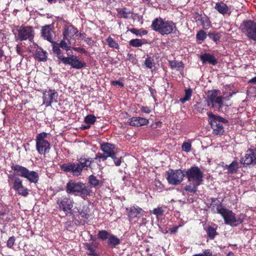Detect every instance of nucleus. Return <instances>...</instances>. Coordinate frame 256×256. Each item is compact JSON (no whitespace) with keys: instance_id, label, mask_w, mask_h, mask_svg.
<instances>
[{"instance_id":"a19ab883","label":"nucleus","mask_w":256,"mask_h":256,"mask_svg":"<svg viewBox=\"0 0 256 256\" xmlns=\"http://www.w3.org/2000/svg\"><path fill=\"white\" fill-rule=\"evenodd\" d=\"M192 93V90L190 88L185 90L184 96L182 98H180V101L182 103L184 104L186 101L189 100L190 99Z\"/></svg>"},{"instance_id":"4d7b16f0","label":"nucleus","mask_w":256,"mask_h":256,"mask_svg":"<svg viewBox=\"0 0 256 256\" xmlns=\"http://www.w3.org/2000/svg\"><path fill=\"white\" fill-rule=\"evenodd\" d=\"M73 49L78 52H79L82 54H86L87 52L86 50L82 48H74Z\"/></svg>"},{"instance_id":"423d86ee","label":"nucleus","mask_w":256,"mask_h":256,"mask_svg":"<svg viewBox=\"0 0 256 256\" xmlns=\"http://www.w3.org/2000/svg\"><path fill=\"white\" fill-rule=\"evenodd\" d=\"M220 214L223 218L226 224L236 226L242 224L246 216L244 214H240L236 217L232 210L226 208L222 212H220Z\"/></svg>"},{"instance_id":"39448f33","label":"nucleus","mask_w":256,"mask_h":256,"mask_svg":"<svg viewBox=\"0 0 256 256\" xmlns=\"http://www.w3.org/2000/svg\"><path fill=\"white\" fill-rule=\"evenodd\" d=\"M11 168L18 176L26 178L30 183L36 184L39 180L38 173L34 170H30L26 168L19 164L12 165Z\"/></svg>"},{"instance_id":"bb28decb","label":"nucleus","mask_w":256,"mask_h":256,"mask_svg":"<svg viewBox=\"0 0 256 256\" xmlns=\"http://www.w3.org/2000/svg\"><path fill=\"white\" fill-rule=\"evenodd\" d=\"M214 8L219 13L223 15L228 14L229 10L228 6L223 2L216 3Z\"/></svg>"},{"instance_id":"49530a36","label":"nucleus","mask_w":256,"mask_h":256,"mask_svg":"<svg viewBox=\"0 0 256 256\" xmlns=\"http://www.w3.org/2000/svg\"><path fill=\"white\" fill-rule=\"evenodd\" d=\"M108 156L104 152V154L98 152L96 154L95 158L93 159L94 160L98 159L99 162H100V159H102L103 161H104L108 158Z\"/></svg>"},{"instance_id":"f257e3e1","label":"nucleus","mask_w":256,"mask_h":256,"mask_svg":"<svg viewBox=\"0 0 256 256\" xmlns=\"http://www.w3.org/2000/svg\"><path fill=\"white\" fill-rule=\"evenodd\" d=\"M52 44V51L58 58V64L62 63L65 65H70L72 68L80 70L86 66V64L80 60L76 55H68L66 57L62 54L60 47L58 43L54 42Z\"/></svg>"},{"instance_id":"774afa93","label":"nucleus","mask_w":256,"mask_h":256,"mask_svg":"<svg viewBox=\"0 0 256 256\" xmlns=\"http://www.w3.org/2000/svg\"><path fill=\"white\" fill-rule=\"evenodd\" d=\"M6 214V212L5 210H0V216H4Z\"/></svg>"},{"instance_id":"7c9ffc66","label":"nucleus","mask_w":256,"mask_h":256,"mask_svg":"<svg viewBox=\"0 0 256 256\" xmlns=\"http://www.w3.org/2000/svg\"><path fill=\"white\" fill-rule=\"evenodd\" d=\"M200 184H197L196 182L190 183L184 188V190L190 193L195 194L198 191V186Z\"/></svg>"},{"instance_id":"9d476101","label":"nucleus","mask_w":256,"mask_h":256,"mask_svg":"<svg viewBox=\"0 0 256 256\" xmlns=\"http://www.w3.org/2000/svg\"><path fill=\"white\" fill-rule=\"evenodd\" d=\"M48 134L42 132L37 134L36 136V149L40 154H46L49 152L50 145V142L45 138Z\"/></svg>"},{"instance_id":"338daca9","label":"nucleus","mask_w":256,"mask_h":256,"mask_svg":"<svg viewBox=\"0 0 256 256\" xmlns=\"http://www.w3.org/2000/svg\"><path fill=\"white\" fill-rule=\"evenodd\" d=\"M4 51L0 48V58L4 56Z\"/></svg>"},{"instance_id":"e2e57ef3","label":"nucleus","mask_w":256,"mask_h":256,"mask_svg":"<svg viewBox=\"0 0 256 256\" xmlns=\"http://www.w3.org/2000/svg\"><path fill=\"white\" fill-rule=\"evenodd\" d=\"M142 112H150V110L148 107H142Z\"/></svg>"},{"instance_id":"37998d69","label":"nucleus","mask_w":256,"mask_h":256,"mask_svg":"<svg viewBox=\"0 0 256 256\" xmlns=\"http://www.w3.org/2000/svg\"><path fill=\"white\" fill-rule=\"evenodd\" d=\"M208 36L216 42H217L220 40L222 36L220 34L216 32H209Z\"/></svg>"},{"instance_id":"6e6d98bb","label":"nucleus","mask_w":256,"mask_h":256,"mask_svg":"<svg viewBox=\"0 0 256 256\" xmlns=\"http://www.w3.org/2000/svg\"><path fill=\"white\" fill-rule=\"evenodd\" d=\"M149 90H150L151 96L154 98V99L156 100V90L154 88H152L151 87L149 88Z\"/></svg>"},{"instance_id":"052dcab7","label":"nucleus","mask_w":256,"mask_h":256,"mask_svg":"<svg viewBox=\"0 0 256 256\" xmlns=\"http://www.w3.org/2000/svg\"><path fill=\"white\" fill-rule=\"evenodd\" d=\"M230 105H231L230 102H229L228 99L226 98V100H224L223 106H230Z\"/></svg>"},{"instance_id":"f704fd0d","label":"nucleus","mask_w":256,"mask_h":256,"mask_svg":"<svg viewBox=\"0 0 256 256\" xmlns=\"http://www.w3.org/2000/svg\"><path fill=\"white\" fill-rule=\"evenodd\" d=\"M86 248L88 250V254L90 256H98V254L96 252V246L92 244H86L85 245Z\"/></svg>"},{"instance_id":"bf43d9fd","label":"nucleus","mask_w":256,"mask_h":256,"mask_svg":"<svg viewBox=\"0 0 256 256\" xmlns=\"http://www.w3.org/2000/svg\"><path fill=\"white\" fill-rule=\"evenodd\" d=\"M178 226H174L170 229V231L171 233H176L177 232Z\"/></svg>"},{"instance_id":"c756f323","label":"nucleus","mask_w":256,"mask_h":256,"mask_svg":"<svg viewBox=\"0 0 256 256\" xmlns=\"http://www.w3.org/2000/svg\"><path fill=\"white\" fill-rule=\"evenodd\" d=\"M78 214L82 220H84V222L90 217V209L87 206H83L82 209L78 210Z\"/></svg>"},{"instance_id":"69168bd1","label":"nucleus","mask_w":256,"mask_h":256,"mask_svg":"<svg viewBox=\"0 0 256 256\" xmlns=\"http://www.w3.org/2000/svg\"><path fill=\"white\" fill-rule=\"evenodd\" d=\"M16 52L18 54L20 55H22V50H21L20 48L18 46H16Z\"/></svg>"},{"instance_id":"7ed1b4c3","label":"nucleus","mask_w":256,"mask_h":256,"mask_svg":"<svg viewBox=\"0 0 256 256\" xmlns=\"http://www.w3.org/2000/svg\"><path fill=\"white\" fill-rule=\"evenodd\" d=\"M150 26L152 30L162 36L176 33V31L178 32L176 23L171 20L163 19L160 16L155 18L152 21Z\"/></svg>"},{"instance_id":"680f3d73","label":"nucleus","mask_w":256,"mask_h":256,"mask_svg":"<svg viewBox=\"0 0 256 256\" xmlns=\"http://www.w3.org/2000/svg\"><path fill=\"white\" fill-rule=\"evenodd\" d=\"M248 83L255 84H256V76L250 79L248 81Z\"/></svg>"},{"instance_id":"13d9d810","label":"nucleus","mask_w":256,"mask_h":256,"mask_svg":"<svg viewBox=\"0 0 256 256\" xmlns=\"http://www.w3.org/2000/svg\"><path fill=\"white\" fill-rule=\"evenodd\" d=\"M84 41L89 46H92L94 43V42L92 40L91 38H86V39H84Z\"/></svg>"},{"instance_id":"c85d7f7f","label":"nucleus","mask_w":256,"mask_h":256,"mask_svg":"<svg viewBox=\"0 0 256 256\" xmlns=\"http://www.w3.org/2000/svg\"><path fill=\"white\" fill-rule=\"evenodd\" d=\"M198 20L200 22V24L204 29L208 30L211 26L210 21L208 16H202L200 15Z\"/></svg>"},{"instance_id":"6ab92c4d","label":"nucleus","mask_w":256,"mask_h":256,"mask_svg":"<svg viewBox=\"0 0 256 256\" xmlns=\"http://www.w3.org/2000/svg\"><path fill=\"white\" fill-rule=\"evenodd\" d=\"M211 211L213 213L220 214V212H222L226 207L222 204V200H220L218 198H211L210 199Z\"/></svg>"},{"instance_id":"09e8293b","label":"nucleus","mask_w":256,"mask_h":256,"mask_svg":"<svg viewBox=\"0 0 256 256\" xmlns=\"http://www.w3.org/2000/svg\"><path fill=\"white\" fill-rule=\"evenodd\" d=\"M66 40H62L60 41V43H58V46L60 47V48L68 52V50H70L71 47L68 46L67 43L66 42Z\"/></svg>"},{"instance_id":"0eeeda50","label":"nucleus","mask_w":256,"mask_h":256,"mask_svg":"<svg viewBox=\"0 0 256 256\" xmlns=\"http://www.w3.org/2000/svg\"><path fill=\"white\" fill-rule=\"evenodd\" d=\"M8 182L12 184V188L14 189L19 195L24 197L29 194V190L22 184V180L14 173L8 175Z\"/></svg>"},{"instance_id":"79ce46f5","label":"nucleus","mask_w":256,"mask_h":256,"mask_svg":"<svg viewBox=\"0 0 256 256\" xmlns=\"http://www.w3.org/2000/svg\"><path fill=\"white\" fill-rule=\"evenodd\" d=\"M110 234L106 230H100L98 234V237L102 241L108 239Z\"/></svg>"},{"instance_id":"58836bf2","label":"nucleus","mask_w":256,"mask_h":256,"mask_svg":"<svg viewBox=\"0 0 256 256\" xmlns=\"http://www.w3.org/2000/svg\"><path fill=\"white\" fill-rule=\"evenodd\" d=\"M146 42L145 40L140 39H132L129 42V44L131 46L138 48L144 44H146Z\"/></svg>"},{"instance_id":"f8f14e48","label":"nucleus","mask_w":256,"mask_h":256,"mask_svg":"<svg viewBox=\"0 0 256 256\" xmlns=\"http://www.w3.org/2000/svg\"><path fill=\"white\" fill-rule=\"evenodd\" d=\"M240 28L249 40L256 42V22L252 20H244Z\"/></svg>"},{"instance_id":"a18cd8bd","label":"nucleus","mask_w":256,"mask_h":256,"mask_svg":"<svg viewBox=\"0 0 256 256\" xmlns=\"http://www.w3.org/2000/svg\"><path fill=\"white\" fill-rule=\"evenodd\" d=\"M206 36V33L204 30H200L196 33V38L198 40L204 41Z\"/></svg>"},{"instance_id":"a211bd4d","label":"nucleus","mask_w":256,"mask_h":256,"mask_svg":"<svg viewBox=\"0 0 256 256\" xmlns=\"http://www.w3.org/2000/svg\"><path fill=\"white\" fill-rule=\"evenodd\" d=\"M246 152L248 154H245L244 157H242L240 160V162L244 166H250L254 163L256 154L254 150L250 148H248Z\"/></svg>"},{"instance_id":"c03bdc74","label":"nucleus","mask_w":256,"mask_h":256,"mask_svg":"<svg viewBox=\"0 0 256 256\" xmlns=\"http://www.w3.org/2000/svg\"><path fill=\"white\" fill-rule=\"evenodd\" d=\"M144 64L146 68L151 69L154 66V60L150 56H148L144 62Z\"/></svg>"},{"instance_id":"ddd939ff","label":"nucleus","mask_w":256,"mask_h":256,"mask_svg":"<svg viewBox=\"0 0 256 256\" xmlns=\"http://www.w3.org/2000/svg\"><path fill=\"white\" fill-rule=\"evenodd\" d=\"M58 208L60 211H63L66 214H72V208L74 206V201L68 196H62L57 198Z\"/></svg>"},{"instance_id":"72a5a7b5","label":"nucleus","mask_w":256,"mask_h":256,"mask_svg":"<svg viewBox=\"0 0 256 256\" xmlns=\"http://www.w3.org/2000/svg\"><path fill=\"white\" fill-rule=\"evenodd\" d=\"M88 183L92 187L96 188L100 186L101 182L95 176L91 174L88 177Z\"/></svg>"},{"instance_id":"b1692460","label":"nucleus","mask_w":256,"mask_h":256,"mask_svg":"<svg viewBox=\"0 0 256 256\" xmlns=\"http://www.w3.org/2000/svg\"><path fill=\"white\" fill-rule=\"evenodd\" d=\"M48 52L42 48L38 47L35 52L34 58L38 62H46L48 60Z\"/></svg>"},{"instance_id":"4468645a","label":"nucleus","mask_w":256,"mask_h":256,"mask_svg":"<svg viewBox=\"0 0 256 256\" xmlns=\"http://www.w3.org/2000/svg\"><path fill=\"white\" fill-rule=\"evenodd\" d=\"M18 34L16 36V40L24 41L28 40L32 42L34 38V32L31 26H22L17 30Z\"/></svg>"},{"instance_id":"e433bc0d","label":"nucleus","mask_w":256,"mask_h":256,"mask_svg":"<svg viewBox=\"0 0 256 256\" xmlns=\"http://www.w3.org/2000/svg\"><path fill=\"white\" fill-rule=\"evenodd\" d=\"M130 14V11L126 8L118 10V16L120 18H128V15Z\"/></svg>"},{"instance_id":"5701e85b","label":"nucleus","mask_w":256,"mask_h":256,"mask_svg":"<svg viewBox=\"0 0 256 256\" xmlns=\"http://www.w3.org/2000/svg\"><path fill=\"white\" fill-rule=\"evenodd\" d=\"M200 59L203 64L208 63L213 66H215L218 64V60L212 54L209 53H204L200 56Z\"/></svg>"},{"instance_id":"4be33fe9","label":"nucleus","mask_w":256,"mask_h":256,"mask_svg":"<svg viewBox=\"0 0 256 256\" xmlns=\"http://www.w3.org/2000/svg\"><path fill=\"white\" fill-rule=\"evenodd\" d=\"M115 148V145L110 143H103L100 145L101 150L108 157H112L116 154Z\"/></svg>"},{"instance_id":"f3484780","label":"nucleus","mask_w":256,"mask_h":256,"mask_svg":"<svg viewBox=\"0 0 256 256\" xmlns=\"http://www.w3.org/2000/svg\"><path fill=\"white\" fill-rule=\"evenodd\" d=\"M58 93L55 90H46L43 93V104L48 106L54 102H57Z\"/></svg>"},{"instance_id":"ea45409f","label":"nucleus","mask_w":256,"mask_h":256,"mask_svg":"<svg viewBox=\"0 0 256 256\" xmlns=\"http://www.w3.org/2000/svg\"><path fill=\"white\" fill-rule=\"evenodd\" d=\"M129 30L132 33L138 36L146 35L148 33V32L144 28L136 29L135 28H132L130 29Z\"/></svg>"},{"instance_id":"2eb2a0df","label":"nucleus","mask_w":256,"mask_h":256,"mask_svg":"<svg viewBox=\"0 0 256 256\" xmlns=\"http://www.w3.org/2000/svg\"><path fill=\"white\" fill-rule=\"evenodd\" d=\"M220 91L218 90H208V92L207 97L209 100V106L214 107L215 104L218 105V110L222 108L224 105V100L226 98L222 96H218Z\"/></svg>"},{"instance_id":"0e129e2a","label":"nucleus","mask_w":256,"mask_h":256,"mask_svg":"<svg viewBox=\"0 0 256 256\" xmlns=\"http://www.w3.org/2000/svg\"><path fill=\"white\" fill-rule=\"evenodd\" d=\"M79 36L80 37L82 38V39H84H84H86V38H87L86 37V33H80L79 34Z\"/></svg>"},{"instance_id":"c9c22d12","label":"nucleus","mask_w":256,"mask_h":256,"mask_svg":"<svg viewBox=\"0 0 256 256\" xmlns=\"http://www.w3.org/2000/svg\"><path fill=\"white\" fill-rule=\"evenodd\" d=\"M208 236L210 240H214L218 234L216 229L214 227L209 226L206 230Z\"/></svg>"},{"instance_id":"de8ad7c7","label":"nucleus","mask_w":256,"mask_h":256,"mask_svg":"<svg viewBox=\"0 0 256 256\" xmlns=\"http://www.w3.org/2000/svg\"><path fill=\"white\" fill-rule=\"evenodd\" d=\"M164 210L162 207H158L152 210V214L156 216H162L164 214Z\"/></svg>"},{"instance_id":"5fc2aeb1","label":"nucleus","mask_w":256,"mask_h":256,"mask_svg":"<svg viewBox=\"0 0 256 256\" xmlns=\"http://www.w3.org/2000/svg\"><path fill=\"white\" fill-rule=\"evenodd\" d=\"M111 84L113 86H118L120 88L124 86V84L122 82H120L118 80H112L111 82Z\"/></svg>"},{"instance_id":"cd10ccee","label":"nucleus","mask_w":256,"mask_h":256,"mask_svg":"<svg viewBox=\"0 0 256 256\" xmlns=\"http://www.w3.org/2000/svg\"><path fill=\"white\" fill-rule=\"evenodd\" d=\"M226 168L228 169V173L230 174L237 173L240 168L238 162L236 160H233L230 164H226Z\"/></svg>"},{"instance_id":"8fccbe9b","label":"nucleus","mask_w":256,"mask_h":256,"mask_svg":"<svg viewBox=\"0 0 256 256\" xmlns=\"http://www.w3.org/2000/svg\"><path fill=\"white\" fill-rule=\"evenodd\" d=\"M192 144L188 142H184L182 146V150L186 152H190L191 150Z\"/></svg>"},{"instance_id":"864d4df0","label":"nucleus","mask_w":256,"mask_h":256,"mask_svg":"<svg viewBox=\"0 0 256 256\" xmlns=\"http://www.w3.org/2000/svg\"><path fill=\"white\" fill-rule=\"evenodd\" d=\"M212 254L209 250H204L202 254H196L192 256H212Z\"/></svg>"},{"instance_id":"9b49d317","label":"nucleus","mask_w":256,"mask_h":256,"mask_svg":"<svg viewBox=\"0 0 256 256\" xmlns=\"http://www.w3.org/2000/svg\"><path fill=\"white\" fill-rule=\"evenodd\" d=\"M184 170L181 169H169L166 172V180L170 184L177 186L181 184L184 180Z\"/></svg>"},{"instance_id":"aec40b11","label":"nucleus","mask_w":256,"mask_h":256,"mask_svg":"<svg viewBox=\"0 0 256 256\" xmlns=\"http://www.w3.org/2000/svg\"><path fill=\"white\" fill-rule=\"evenodd\" d=\"M78 30L74 26L71 25L66 26L63 32V39L66 40L70 44V40L72 36L77 34Z\"/></svg>"},{"instance_id":"a878e982","label":"nucleus","mask_w":256,"mask_h":256,"mask_svg":"<svg viewBox=\"0 0 256 256\" xmlns=\"http://www.w3.org/2000/svg\"><path fill=\"white\" fill-rule=\"evenodd\" d=\"M148 120L140 117H132L129 119V124L135 126H140L148 123Z\"/></svg>"},{"instance_id":"f03ea898","label":"nucleus","mask_w":256,"mask_h":256,"mask_svg":"<svg viewBox=\"0 0 256 256\" xmlns=\"http://www.w3.org/2000/svg\"><path fill=\"white\" fill-rule=\"evenodd\" d=\"M78 161L79 163H64L60 166L62 170L66 172H72L74 176H78L81 174L84 168H88L91 170L94 168L92 164L94 162L93 158L80 157Z\"/></svg>"},{"instance_id":"dca6fc26","label":"nucleus","mask_w":256,"mask_h":256,"mask_svg":"<svg viewBox=\"0 0 256 256\" xmlns=\"http://www.w3.org/2000/svg\"><path fill=\"white\" fill-rule=\"evenodd\" d=\"M126 214L130 222L134 219L138 220L144 215V210L140 207L136 206H132L126 208Z\"/></svg>"},{"instance_id":"3c124183","label":"nucleus","mask_w":256,"mask_h":256,"mask_svg":"<svg viewBox=\"0 0 256 256\" xmlns=\"http://www.w3.org/2000/svg\"><path fill=\"white\" fill-rule=\"evenodd\" d=\"M16 238L14 236H10L6 242V246L8 248H12L14 244Z\"/></svg>"},{"instance_id":"473e14b6","label":"nucleus","mask_w":256,"mask_h":256,"mask_svg":"<svg viewBox=\"0 0 256 256\" xmlns=\"http://www.w3.org/2000/svg\"><path fill=\"white\" fill-rule=\"evenodd\" d=\"M120 244V240L114 236L110 234L108 239V244L112 247H116Z\"/></svg>"},{"instance_id":"412c9836","label":"nucleus","mask_w":256,"mask_h":256,"mask_svg":"<svg viewBox=\"0 0 256 256\" xmlns=\"http://www.w3.org/2000/svg\"><path fill=\"white\" fill-rule=\"evenodd\" d=\"M54 32L52 29V26L51 25H46L42 26V36L44 40L48 41L53 42V36Z\"/></svg>"},{"instance_id":"603ef678","label":"nucleus","mask_w":256,"mask_h":256,"mask_svg":"<svg viewBox=\"0 0 256 256\" xmlns=\"http://www.w3.org/2000/svg\"><path fill=\"white\" fill-rule=\"evenodd\" d=\"M114 160V163L116 166H120L122 163V158H116V154H114L112 157H110Z\"/></svg>"},{"instance_id":"393cba45","label":"nucleus","mask_w":256,"mask_h":256,"mask_svg":"<svg viewBox=\"0 0 256 256\" xmlns=\"http://www.w3.org/2000/svg\"><path fill=\"white\" fill-rule=\"evenodd\" d=\"M96 118L94 114H90L85 116L84 118V123L85 124L82 126V130L89 129L91 126L96 122Z\"/></svg>"},{"instance_id":"20e7f679","label":"nucleus","mask_w":256,"mask_h":256,"mask_svg":"<svg viewBox=\"0 0 256 256\" xmlns=\"http://www.w3.org/2000/svg\"><path fill=\"white\" fill-rule=\"evenodd\" d=\"M208 114L209 118L208 122L212 130V134L216 136L223 135L224 134V130L222 124H228V120L214 113Z\"/></svg>"},{"instance_id":"6e6552de","label":"nucleus","mask_w":256,"mask_h":256,"mask_svg":"<svg viewBox=\"0 0 256 256\" xmlns=\"http://www.w3.org/2000/svg\"><path fill=\"white\" fill-rule=\"evenodd\" d=\"M184 176L188 182H196L197 184H202L204 180V172L198 166H192L186 170H184Z\"/></svg>"},{"instance_id":"2f4dec72","label":"nucleus","mask_w":256,"mask_h":256,"mask_svg":"<svg viewBox=\"0 0 256 256\" xmlns=\"http://www.w3.org/2000/svg\"><path fill=\"white\" fill-rule=\"evenodd\" d=\"M168 64H170L171 69H176L180 70V68H184V64L182 61L178 62L176 60H168Z\"/></svg>"},{"instance_id":"4c0bfd02","label":"nucleus","mask_w":256,"mask_h":256,"mask_svg":"<svg viewBox=\"0 0 256 256\" xmlns=\"http://www.w3.org/2000/svg\"><path fill=\"white\" fill-rule=\"evenodd\" d=\"M106 42L108 46L110 48L118 50L120 46L110 36H109L106 39Z\"/></svg>"},{"instance_id":"1a4fd4ad","label":"nucleus","mask_w":256,"mask_h":256,"mask_svg":"<svg viewBox=\"0 0 256 256\" xmlns=\"http://www.w3.org/2000/svg\"><path fill=\"white\" fill-rule=\"evenodd\" d=\"M66 190L68 194L77 195L80 194L82 195H90V190L83 183L70 181L67 183Z\"/></svg>"}]
</instances>
